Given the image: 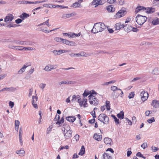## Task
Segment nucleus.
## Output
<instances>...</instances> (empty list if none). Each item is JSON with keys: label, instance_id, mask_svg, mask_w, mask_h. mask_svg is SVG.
<instances>
[{"label": "nucleus", "instance_id": "obj_1", "mask_svg": "<svg viewBox=\"0 0 159 159\" xmlns=\"http://www.w3.org/2000/svg\"><path fill=\"white\" fill-rule=\"evenodd\" d=\"M87 99L85 98H83V99L82 100L79 95H73L72 96V99L71 100L72 102H78L79 104V105L80 107L83 106L84 107H86L87 106Z\"/></svg>", "mask_w": 159, "mask_h": 159}, {"label": "nucleus", "instance_id": "obj_8", "mask_svg": "<svg viewBox=\"0 0 159 159\" xmlns=\"http://www.w3.org/2000/svg\"><path fill=\"white\" fill-rule=\"evenodd\" d=\"M140 95L142 100L143 101H144L147 99L148 94V92H146L144 91H143L141 92Z\"/></svg>", "mask_w": 159, "mask_h": 159}, {"label": "nucleus", "instance_id": "obj_22", "mask_svg": "<svg viewBox=\"0 0 159 159\" xmlns=\"http://www.w3.org/2000/svg\"><path fill=\"white\" fill-rule=\"evenodd\" d=\"M152 73L154 75H159V68L157 67H155L152 70Z\"/></svg>", "mask_w": 159, "mask_h": 159}, {"label": "nucleus", "instance_id": "obj_56", "mask_svg": "<svg viewBox=\"0 0 159 159\" xmlns=\"http://www.w3.org/2000/svg\"><path fill=\"white\" fill-rule=\"evenodd\" d=\"M8 47L10 48L17 49V46H14L11 45H9L8 46Z\"/></svg>", "mask_w": 159, "mask_h": 159}, {"label": "nucleus", "instance_id": "obj_17", "mask_svg": "<svg viewBox=\"0 0 159 159\" xmlns=\"http://www.w3.org/2000/svg\"><path fill=\"white\" fill-rule=\"evenodd\" d=\"M16 3L19 5L30 4V1L22 0L18 1Z\"/></svg>", "mask_w": 159, "mask_h": 159}, {"label": "nucleus", "instance_id": "obj_32", "mask_svg": "<svg viewBox=\"0 0 159 159\" xmlns=\"http://www.w3.org/2000/svg\"><path fill=\"white\" fill-rule=\"evenodd\" d=\"M79 57L80 56H84V57H87L89 56V54L86 53L84 52H80L78 53Z\"/></svg>", "mask_w": 159, "mask_h": 159}, {"label": "nucleus", "instance_id": "obj_13", "mask_svg": "<svg viewBox=\"0 0 159 159\" xmlns=\"http://www.w3.org/2000/svg\"><path fill=\"white\" fill-rule=\"evenodd\" d=\"M106 9L109 12H112L115 11V8L113 5H110L107 7Z\"/></svg>", "mask_w": 159, "mask_h": 159}, {"label": "nucleus", "instance_id": "obj_52", "mask_svg": "<svg viewBox=\"0 0 159 159\" xmlns=\"http://www.w3.org/2000/svg\"><path fill=\"white\" fill-rule=\"evenodd\" d=\"M89 92H87L86 91H85L84 92V93L83 94V95L84 96L83 98H85V97H87L88 95H89Z\"/></svg>", "mask_w": 159, "mask_h": 159}, {"label": "nucleus", "instance_id": "obj_44", "mask_svg": "<svg viewBox=\"0 0 159 159\" xmlns=\"http://www.w3.org/2000/svg\"><path fill=\"white\" fill-rule=\"evenodd\" d=\"M48 65L50 67V69L51 70H52L56 68L57 67V66L56 65H55L54 66H53L52 65L48 64Z\"/></svg>", "mask_w": 159, "mask_h": 159}, {"label": "nucleus", "instance_id": "obj_49", "mask_svg": "<svg viewBox=\"0 0 159 159\" xmlns=\"http://www.w3.org/2000/svg\"><path fill=\"white\" fill-rule=\"evenodd\" d=\"M46 84H45L41 83L39 85V87L43 90L45 87L46 86Z\"/></svg>", "mask_w": 159, "mask_h": 159}, {"label": "nucleus", "instance_id": "obj_10", "mask_svg": "<svg viewBox=\"0 0 159 159\" xmlns=\"http://www.w3.org/2000/svg\"><path fill=\"white\" fill-rule=\"evenodd\" d=\"M151 105L155 108L158 107H159V100H153L151 103Z\"/></svg>", "mask_w": 159, "mask_h": 159}, {"label": "nucleus", "instance_id": "obj_64", "mask_svg": "<svg viewBox=\"0 0 159 159\" xmlns=\"http://www.w3.org/2000/svg\"><path fill=\"white\" fill-rule=\"evenodd\" d=\"M66 81H63L60 82L58 83V84L59 85H61L63 84H66Z\"/></svg>", "mask_w": 159, "mask_h": 159}, {"label": "nucleus", "instance_id": "obj_12", "mask_svg": "<svg viewBox=\"0 0 159 159\" xmlns=\"http://www.w3.org/2000/svg\"><path fill=\"white\" fill-rule=\"evenodd\" d=\"M146 10V8L142 6H138L136 8L135 12L136 13H138L141 11H144Z\"/></svg>", "mask_w": 159, "mask_h": 159}, {"label": "nucleus", "instance_id": "obj_18", "mask_svg": "<svg viewBox=\"0 0 159 159\" xmlns=\"http://www.w3.org/2000/svg\"><path fill=\"white\" fill-rule=\"evenodd\" d=\"M124 27V25L120 23H117L116 24L115 28L116 30H119Z\"/></svg>", "mask_w": 159, "mask_h": 159}, {"label": "nucleus", "instance_id": "obj_63", "mask_svg": "<svg viewBox=\"0 0 159 159\" xmlns=\"http://www.w3.org/2000/svg\"><path fill=\"white\" fill-rule=\"evenodd\" d=\"M52 52L53 53L54 56H57L58 55L57 50H54L52 51Z\"/></svg>", "mask_w": 159, "mask_h": 159}, {"label": "nucleus", "instance_id": "obj_46", "mask_svg": "<svg viewBox=\"0 0 159 159\" xmlns=\"http://www.w3.org/2000/svg\"><path fill=\"white\" fill-rule=\"evenodd\" d=\"M66 84H73L76 83L75 81H66Z\"/></svg>", "mask_w": 159, "mask_h": 159}, {"label": "nucleus", "instance_id": "obj_21", "mask_svg": "<svg viewBox=\"0 0 159 159\" xmlns=\"http://www.w3.org/2000/svg\"><path fill=\"white\" fill-rule=\"evenodd\" d=\"M124 29L125 31L127 32L132 31V27L128 25H126L124 26Z\"/></svg>", "mask_w": 159, "mask_h": 159}, {"label": "nucleus", "instance_id": "obj_30", "mask_svg": "<svg viewBox=\"0 0 159 159\" xmlns=\"http://www.w3.org/2000/svg\"><path fill=\"white\" fill-rule=\"evenodd\" d=\"M105 116H106V115L102 114H100L98 117V120L101 122H103Z\"/></svg>", "mask_w": 159, "mask_h": 159}, {"label": "nucleus", "instance_id": "obj_58", "mask_svg": "<svg viewBox=\"0 0 159 159\" xmlns=\"http://www.w3.org/2000/svg\"><path fill=\"white\" fill-rule=\"evenodd\" d=\"M22 21V20L20 19H18L15 20V22L16 24H19Z\"/></svg>", "mask_w": 159, "mask_h": 159}, {"label": "nucleus", "instance_id": "obj_38", "mask_svg": "<svg viewBox=\"0 0 159 159\" xmlns=\"http://www.w3.org/2000/svg\"><path fill=\"white\" fill-rule=\"evenodd\" d=\"M75 44V43L73 42L70 41L66 40V45L70 46H74Z\"/></svg>", "mask_w": 159, "mask_h": 159}, {"label": "nucleus", "instance_id": "obj_26", "mask_svg": "<svg viewBox=\"0 0 159 159\" xmlns=\"http://www.w3.org/2000/svg\"><path fill=\"white\" fill-rule=\"evenodd\" d=\"M117 116L120 119H122L124 117V112L123 111H121L120 113L117 115Z\"/></svg>", "mask_w": 159, "mask_h": 159}, {"label": "nucleus", "instance_id": "obj_2", "mask_svg": "<svg viewBox=\"0 0 159 159\" xmlns=\"http://www.w3.org/2000/svg\"><path fill=\"white\" fill-rule=\"evenodd\" d=\"M105 28V25L103 23L99 22L94 24L91 32L94 34L101 32Z\"/></svg>", "mask_w": 159, "mask_h": 159}, {"label": "nucleus", "instance_id": "obj_7", "mask_svg": "<svg viewBox=\"0 0 159 159\" xmlns=\"http://www.w3.org/2000/svg\"><path fill=\"white\" fill-rule=\"evenodd\" d=\"M14 18V16L11 14H8L4 18V21L8 23L11 21Z\"/></svg>", "mask_w": 159, "mask_h": 159}, {"label": "nucleus", "instance_id": "obj_29", "mask_svg": "<svg viewBox=\"0 0 159 159\" xmlns=\"http://www.w3.org/2000/svg\"><path fill=\"white\" fill-rule=\"evenodd\" d=\"M17 90L16 88L11 87L10 88L6 87V91L8 92H15Z\"/></svg>", "mask_w": 159, "mask_h": 159}, {"label": "nucleus", "instance_id": "obj_24", "mask_svg": "<svg viewBox=\"0 0 159 159\" xmlns=\"http://www.w3.org/2000/svg\"><path fill=\"white\" fill-rule=\"evenodd\" d=\"M74 15L73 13H71L70 14H65L62 15V18L64 19H66L67 18H70Z\"/></svg>", "mask_w": 159, "mask_h": 159}, {"label": "nucleus", "instance_id": "obj_11", "mask_svg": "<svg viewBox=\"0 0 159 159\" xmlns=\"http://www.w3.org/2000/svg\"><path fill=\"white\" fill-rule=\"evenodd\" d=\"M101 159H112V157L109 154L105 152L102 156Z\"/></svg>", "mask_w": 159, "mask_h": 159}, {"label": "nucleus", "instance_id": "obj_59", "mask_svg": "<svg viewBox=\"0 0 159 159\" xmlns=\"http://www.w3.org/2000/svg\"><path fill=\"white\" fill-rule=\"evenodd\" d=\"M33 91V89L32 88L30 89H29V93L28 95L29 97H30L32 95Z\"/></svg>", "mask_w": 159, "mask_h": 159}, {"label": "nucleus", "instance_id": "obj_51", "mask_svg": "<svg viewBox=\"0 0 159 159\" xmlns=\"http://www.w3.org/2000/svg\"><path fill=\"white\" fill-rule=\"evenodd\" d=\"M17 25L16 24H10L8 25H7L6 27L9 28L12 27H16Z\"/></svg>", "mask_w": 159, "mask_h": 159}, {"label": "nucleus", "instance_id": "obj_57", "mask_svg": "<svg viewBox=\"0 0 159 159\" xmlns=\"http://www.w3.org/2000/svg\"><path fill=\"white\" fill-rule=\"evenodd\" d=\"M42 3V1H37L35 2H30V4H36L37 3Z\"/></svg>", "mask_w": 159, "mask_h": 159}, {"label": "nucleus", "instance_id": "obj_39", "mask_svg": "<svg viewBox=\"0 0 159 159\" xmlns=\"http://www.w3.org/2000/svg\"><path fill=\"white\" fill-rule=\"evenodd\" d=\"M80 5V3H79L77 2H76L73 4V7H79Z\"/></svg>", "mask_w": 159, "mask_h": 159}, {"label": "nucleus", "instance_id": "obj_33", "mask_svg": "<svg viewBox=\"0 0 159 159\" xmlns=\"http://www.w3.org/2000/svg\"><path fill=\"white\" fill-rule=\"evenodd\" d=\"M70 51L69 50H62L60 49L59 50H57V54L58 55H59L61 54L62 53H64L65 52H70Z\"/></svg>", "mask_w": 159, "mask_h": 159}, {"label": "nucleus", "instance_id": "obj_47", "mask_svg": "<svg viewBox=\"0 0 159 159\" xmlns=\"http://www.w3.org/2000/svg\"><path fill=\"white\" fill-rule=\"evenodd\" d=\"M23 134V130H22V128H20V130L19 131V137H21L22 136V135Z\"/></svg>", "mask_w": 159, "mask_h": 159}, {"label": "nucleus", "instance_id": "obj_31", "mask_svg": "<svg viewBox=\"0 0 159 159\" xmlns=\"http://www.w3.org/2000/svg\"><path fill=\"white\" fill-rule=\"evenodd\" d=\"M85 153V148L83 146H82L81 149L80 150V152L79 153V155L81 156L83 155Z\"/></svg>", "mask_w": 159, "mask_h": 159}, {"label": "nucleus", "instance_id": "obj_48", "mask_svg": "<svg viewBox=\"0 0 159 159\" xmlns=\"http://www.w3.org/2000/svg\"><path fill=\"white\" fill-rule=\"evenodd\" d=\"M141 147L143 149H145L147 147V145L146 143H143L141 145Z\"/></svg>", "mask_w": 159, "mask_h": 159}, {"label": "nucleus", "instance_id": "obj_54", "mask_svg": "<svg viewBox=\"0 0 159 159\" xmlns=\"http://www.w3.org/2000/svg\"><path fill=\"white\" fill-rule=\"evenodd\" d=\"M80 34H81L80 33H78V34H75V33L71 35V37L73 38V37H74V36L75 37H78V36H79L80 35Z\"/></svg>", "mask_w": 159, "mask_h": 159}, {"label": "nucleus", "instance_id": "obj_25", "mask_svg": "<svg viewBox=\"0 0 159 159\" xmlns=\"http://www.w3.org/2000/svg\"><path fill=\"white\" fill-rule=\"evenodd\" d=\"M152 23L154 25H159V18L157 17L154 18L152 21Z\"/></svg>", "mask_w": 159, "mask_h": 159}, {"label": "nucleus", "instance_id": "obj_41", "mask_svg": "<svg viewBox=\"0 0 159 159\" xmlns=\"http://www.w3.org/2000/svg\"><path fill=\"white\" fill-rule=\"evenodd\" d=\"M155 121V120L154 117H152L150 119H149L147 120V122L149 124L152 123V122Z\"/></svg>", "mask_w": 159, "mask_h": 159}, {"label": "nucleus", "instance_id": "obj_43", "mask_svg": "<svg viewBox=\"0 0 159 159\" xmlns=\"http://www.w3.org/2000/svg\"><path fill=\"white\" fill-rule=\"evenodd\" d=\"M110 102L108 101L106 102V106L107 110H109L110 109V106L109 105Z\"/></svg>", "mask_w": 159, "mask_h": 159}, {"label": "nucleus", "instance_id": "obj_55", "mask_svg": "<svg viewBox=\"0 0 159 159\" xmlns=\"http://www.w3.org/2000/svg\"><path fill=\"white\" fill-rule=\"evenodd\" d=\"M117 0H107V2L110 4L116 2Z\"/></svg>", "mask_w": 159, "mask_h": 159}, {"label": "nucleus", "instance_id": "obj_4", "mask_svg": "<svg viewBox=\"0 0 159 159\" xmlns=\"http://www.w3.org/2000/svg\"><path fill=\"white\" fill-rule=\"evenodd\" d=\"M147 18L145 16L138 14L136 18V21L139 25H142L147 20Z\"/></svg>", "mask_w": 159, "mask_h": 159}, {"label": "nucleus", "instance_id": "obj_60", "mask_svg": "<svg viewBox=\"0 0 159 159\" xmlns=\"http://www.w3.org/2000/svg\"><path fill=\"white\" fill-rule=\"evenodd\" d=\"M20 122L18 120H15V126H19L20 125Z\"/></svg>", "mask_w": 159, "mask_h": 159}, {"label": "nucleus", "instance_id": "obj_20", "mask_svg": "<svg viewBox=\"0 0 159 159\" xmlns=\"http://www.w3.org/2000/svg\"><path fill=\"white\" fill-rule=\"evenodd\" d=\"M92 3L93 5H96L95 7H96L97 6L102 4L101 0H93Z\"/></svg>", "mask_w": 159, "mask_h": 159}, {"label": "nucleus", "instance_id": "obj_27", "mask_svg": "<svg viewBox=\"0 0 159 159\" xmlns=\"http://www.w3.org/2000/svg\"><path fill=\"white\" fill-rule=\"evenodd\" d=\"M29 16V15L28 14L24 12L20 16V17L22 20H24L25 18H26Z\"/></svg>", "mask_w": 159, "mask_h": 159}, {"label": "nucleus", "instance_id": "obj_19", "mask_svg": "<svg viewBox=\"0 0 159 159\" xmlns=\"http://www.w3.org/2000/svg\"><path fill=\"white\" fill-rule=\"evenodd\" d=\"M104 141L106 144L111 145L112 140L111 139L108 137L105 138L104 139Z\"/></svg>", "mask_w": 159, "mask_h": 159}, {"label": "nucleus", "instance_id": "obj_61", "mask_svg": "<svg viewBox=\"0 0 159 159\" xmlns=\"http://www.w3.org/2000/svg\"><path fill=\"white\" fill-rule=\"evenodd\" d=\"M41 30L46 33H48L52 31V30H48L44 29H41Z\"/></svg>", "mask_w": 159, "mask_h": 159}, {"label": "nucleus", "instance_id": "obj_62", "mask_svg": "<svg viewBox=\"0 0 159 159\" xmlns=\"http://www.w3.org/2000/svg\"><path fill=\"white\" fill-rule=\"evenodd\" d=\"M9 106L11 108H12L14 106V103L12 101H10L9 103Z\"/></svg>", "mask_w": 159, "mask_h": 159}, {"label": "nucleus", "instance_id": "obj_36", "mask_svg": "<svg viewBox=\"0 0 159 159\" xmlns=\"http://www.w3.org/2000/svg\"><path fill=\"white\" fill-rule=\"evenodd\" d=\"M24 49L25 51H31L35 50V48H32L30 47H24Z\"/></svg>", "mask_w": 159, "mask_h": 159}, {"label": "nucleus", "instance_id": "obj_9", "mask_svg": "<svg viewBox=\"0 0 159 159\" xmlns=\"http://www.w3.org/2000/svg\"><path fill=\"white\" fill-rule=\"evenodd\" d=\"M126 11L125 8L123 9L122 8L119 11H118L116 14V15L119 18H120L124 16L126 14Z\"/></svg>", "mask_w": 159, "mask_h": 159}, {"label": "nucleus", "instance_id": "obj_3", "mask_svg": "<svg viewBox=\"0 0 159 159\" xmlns=\"http://www.w3.org/2000/svg\"><path fill=\"white\" fill-rule=\"evenodd\" d=\"M70 127L68 125H65L63 126L62 129L63 133L64 135V138L66 139H68L70 138L72 136V131L70 129Z\"/></svg>", "mask_w": 159, "mask_h": 159}, {"label": "nucleus", "instance_id": "obj_34", "mask_svg": "<svg viewBox=\"0 0 159 159\" xmlns=\"http://www.w3.org/2000/svg\"><path fill=\"white\" fill-rule=\"evenodd\" d=\"M111 90L114 92L116 90H121L120 89L118 88L116 86H111Z\"/></svg>", "mask_w": 159, "mask_h": 159}, {"label": "nucleus", "instance_id": "obj_50", "mask_svg": "<svg viewBox=\"0 0 159 159\" xmlns=\"http://www.w3.org/2000/svg\"><path fill=\"white\" fill-rule=\"evenodd\" d=\"M54 40L57 42H61L62 39L59 37H56L54 38Z\"/></svg>", "mask_w": 159, "mask_h": 159}, {"label": "nucleus", "instance_id": "obj_45", "mask_svg": "<svg viewBox=\"0 0 159 159\" xmlns=\"http://www.w3.org/2000/svg\"><path fill=\"white\" fill-rule=\"evenodd\" d=\"M44 70L45 71H48V72L51 71V70L50 69V67H49L48 65L46 66L45 67V68L44 69Z\"/></svg>", "mask_w": 159, "mask_h": 159}, {"label": "nucleus", "instance_id": "obj_40", "mask_svg": "<svg viewBox=\"0 0 159 159\" xmlns=\"http://www.w3.org/2000/svg\"><path fill=\"white\" fill-rule=\"evenodd\" d=\"M134 92H132L129 93V96H128V97L129 99H130V98H133L134 97Z\"/></svg>", "mask_w": 159, "mask_h": 159}, {"label": "nucleus", "instance_id": "obj_35", "mask_svg": "<svg viewBox=\"0 0 159 159\" xmlns=\"http://www.w3.org/2000/svg\"><path fill=\"white\" fill-rule=\"evenodd\" d=\"M109 120L108 117H107L106 115V116H105V118H104V119L103 120V123L105 124H107L109 122Z\"/></svg>", "mask_w": 159, "mask_h": 159}, {"label": "nucleus", "instance_id": "obj_6", "mask_svg": "<svg viewBox=\"0 0 159 159\" xmlns=\"http://www.w3.org/2000/svg\"><path fill=\"white\" fill-rule=\"evenodd\" d=\"M14 42L17 45H30L32 44V43L30 41H22L16 40Z\"/></svg>", "mask_w": 159, "mask_h": 159}, {"label": "nucleus", "instance_id": "obj_15", "mask_svg": "<svg viewBox=\"0 0 159 159\" xmlns=\"http://www.w3.org/2000/svg\"><path fill=\"white\" fill-rule=\"evenodd\" d=\"M16 154H19V156L21 157L24 156L25 155V151L23 149L16 150Z\"/></svg>", "mask_w": 159, "mask_h": 159}, {"label": "nucleus", "instance_id": "obj_53", "mask_svg": "<svg viewBox=\"0 0 159 159\" xmlns=\"http://www.w3.org/2000/svg\"><path fill=\"white\" fill-rule=\"evenodd\" d=\"M118 1L119 3V4L120 5H122L125 3V0H119Z\"/></svg>", "mask_w": 159, "mask_h": 159}, {"label": "nucleus", "instance_id": "obj_28", "mask_svg": "<svg viewBox=\"0 0 159 159\" xmlns=\"http://www.w3.org/2000/svg\"><path fill=\"white\" fill-rule=\"evenodd\" d=\"M146 12L148 13H151L154 12L155 11V9L152 7H148L146 8Z\"/></svg>", "mask_w": 159, "mask_h": 159}, {"label": "nucleus", "instance_id": "obj_16", "mask_svg": "<svg viewBox=\"0 0 159 159\" xmlns=\"http://www.w3.org/2000/svg\"><path fill=\"white\" fill-rule=\"evenodd\" d=\"M76 118L75 116H68L66 118L67 121L71 122H74Z\"/></svg>", "mask_w": 159, "mask_h": 159}, {"label": "nucleus", "instance_id": "obj_42", "mask_svg": "<svg viewBox=\"0 0 159 159\" xmlns=\"http://www.w3.org/2000/svg\"><path fill=\"white\" fill-rule=\"evenodd\" d=\"M69 55L72 57H79L78 53H71L69 54Z\"/></svg>", "mask_w": 159, "mask_h": 159}, {"label": "nucleus", "instance_id": "obj_37", "mask_svg": "<svg viewBox=\"0 0 159 159\" xmlns=\"http://www.w3.org/2000/svg\"><path fill=\"white\" fill-rule=\"evenodd\" d=\"M111 117L114 119L115 122L117 124H119L120 123L119 120L117 119L115 116L113 115L111 116Z\"/></svg>", "mask_w": 159, "mask_h": 159}, {"label": "nucleus", "instance_id": "obj_14", "mask_svg": "<svg viewBox=\"0 0 159 159\" xmlns=\"http://www.w3.org/2000/svg\"><path fill=\"white\" fill-rule=\"evenodd\" d=\"M93 137L95 139L98 141H100L102 139V135H99L97 133L94 134Z\"/></svg>", "mask_w": 159, "mask_h": 159}, {"label": "nucleus", "instance_id": "obj_23", "mask_svg": "<svg viewBox=\"0 0 159 159\" xmlns=\"http://www.w3.org/2000/svg\"><path fill=\"white\" fill-rule=\"evenodd\" d=\"M28 66L24 65V66L18 71V74H21L24 72L26 68Z\"/></svg>", "mask_w": 159, "mask_h": 159}, {"label": "nucleus", "instance_id": "obj_5", "mask_svg": "<svg viewBox=\"0 0 159 159\" xmlns=\"http://www.w3.org/2000/svg\"><path fill=\"white\" fill-rule=\"evenodd\" d=\"M89 101L91 104L97 106L99 102L98 100L93 95H89Z\"/></svg>", "mask_w": 159, "mask_h": 159}]
</instances>
